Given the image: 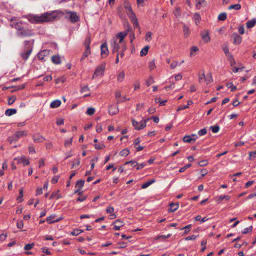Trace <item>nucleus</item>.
Here are the masks:
<instances>
[{
    "instance_id": "obj_24",
    "label": "nucleus",
    "mask_w": 256,
    "mask_h": 256,
    "mask_svg": "<svg viewBox=\"0 0 256 256\" xmlns=\"http://www.w3.org/2000/svg\"><path fill=\"white\" fill-rule=\"evenodd\" d=\"M140 142V140L139 138H136L134 142V145L135 148L138 151H140L142 150L144 148L143 146H138V144H139Z\"/></svg>"
},
{
    "instance_id": "obj_38",
    "label": "nucleus",
    "mask_w": 256,
    "mask_h": 256,
    "mask_svg": "<svg viewBox=\"0 0 256 256\" xmlns=\"http://www.w3.org/2000/svg\"><path fill=\"white\" fill-rule=\"evenodd\" d=\"M205 74L204 72L202 71V72H200L198 74V82L200 83H202L204 80Z\"/></svg>"
},
{
    "instance_id": "obj_26",
    "label": "nucleus",
    "mask_w": 256,
    "mask_h": 256,
    "mask_svg": "<svg viewBox=\"0 0 256 256\" xmlns=\"http://www.w3.org/2000/svg\"><path fill=\"white\" fill-rule=\"evenodd\" d=\"M59 192H60L59 190H58L56 192H52V194H51L50 198L52 199L54 198H56V199H58V198H62V195L60 194Z\"/></svg>"
},
{
    "instance_id": "obj_54",
    "label": "nucleus",
    "mask_w": 256,
    "mask_h": 256,
    "mask_svg": "<svg viewBox=\"0 0 256 256\" xmlns=\"http://www.w3.org/2000/svg\"><path fill=\"white\" fill-rule=\"evenodd\" d=\"M16 22H16V18H12L11 20H10V26L12 27V28H14L16 26Z\"/></svg>"
},
{
    "instance_id": "obj_32",
    "label": "nucleus",
    "mask_w": 256,
    "mask_h": 256,
    "mask_svg": "<svg viewBox=\"0 0 256 256\" xmlns=\"http://www.w3.org/2000/svg\"><path fill=\"white\" fill-rule=\"evenodd\" d=\"M230 198V196H229L222 195L219 196L217 198L216 201L218 202H220L223 200L225 199L226 200H228Z\"/></svg>"
},
{
    "instance_id": "obj_55",
    "label": "nucleus",
    "mask_w": 256,
    "mask_h": 256,
    "mask_svg": "<svg viewBox=\"0 0 256 256\" xmlns=\"http://www.w3.org/2000/svg\"><path fill=\"white\" fill-rule=\"evenodd\" d=\"M130 99L129 98H126V96H123L121 99H118L116 100L117 104H119L120 102H124L126 100H129Z\"/></svg>"
},
{
    "instance_id": "obj_15",
    "label": "nucleus",
    "mask_w": 256,
    "mask_h": 256,
    "mask_svg": "<svg viewBox=\"0 0 256 256\" xmlns=\"http://www.w3.org/2000/svg\"><path fill=\"white\" fill-rule=\"evenodd\" d=\"M114 229L116 230H118L120 229V228L124 224V222L119 220H116L114 222Z\"/></svg>"
},
{
    "instance_id": "obj_39",
    "label": "nucleus",
    "mask_w": 256,
    "mask_h": 256,
    "mask_svg": "<svg viewBox=\"0 0 256 256\" xmlns=\"http://www.w3.org/2000/svg\"><path fill=\"white\" fill-rule=\"evenodd\" d=\"M19 196L17 198V200L19 202H22L23 201L24 199L22 198L23 197V188H21L19 192Z\"/></svg>"
},
{
    "instance_id": "obj_40",
    "label": "nucleus",
    "mask_w": 256,
    "mask_h": 256,
    "mask_svg": "<svg viewBox=\"0 0 256 256\" xmlns=\"http://www.w3.org/2000/svg\"><path fill=\"white\" fill-rule=\"evenodd\" d=\"M148 68L150 70H152L156 68L155 62L154 60L149 62Z\"/></svg>"
},
{
    "instance_id": "obj_13",
    "label": "nucleus",
    "mask_w": 256,
    "mask_h": 256,
    "mask_svg": "<svg viewBox=\"0 0 256 256\" xmlns=\"http://www.w3.org/2000/svg\"><path fill=\"white\" fill-rule=\"evenodd\" d=\"M206 2L204 0H196V6L198 9L206 6Z\"/></svg>"
},
{
    "instance_id": "obj_60",
    "label": "nucleus",
    "mask_w": 256,
    "mask_h": 256,
    "mask_svg": "<svg viewBox=\"0 0 256 256\" xmlns=\"http://www.w3.org/2000/svg\"><path fill=\"white\" fill-rule=\"evenodd\" d=\"M14 28L18 30V32L20 31L22 28V23L21 22H16Z\"/></svg>"
},
{
    "instance_id": "obj_21",
    "label": "nucleus",
    "mask_w": 256,
    "mask_h": 256,
    "mask_svg": "<svg viewBox=\"0 0 256 256\" xmlns=\"http://www.w3.org/2000/svg\"><path fill=\"white\" fill-rule=\"evenodd\" d=\"M61 102L60 100H55L52 101L50 104V106L52 108H57L60 106Z\"/></svg>"
},
{
    "instance_id": "obj_56",
    "label": "nucleus",
    "mask_w": 256,
    "mask_h": 256,
    "mask_svg": "<svg viewBox=\"0 0 256 256\" xmlns=\"http://www.w3.org/2000/svg\"><path fill=\"white\" fill-rule=\"evenodd\" d=\"M256 157V150L254 152H249V159L252 160Z\"/></svg>"
},
{
    "instance_id": "obj_25",
    "label": "nucleus",
    "mask_w": 256,
    "mask_h": 256,
    "mask_svg": "<svg viewBox=\"0 0 256 256\" xmlns=\"http://www.w3.org/2000/svg\"><path fill=\"white\" fill-rule=\"evenodd\" d=\"M18 138L16 137V135L14 134L13 135L10 136L8 138V141L10 142V144H12L14 142H16L18 140Z\"/></svg>"
},
{
    "instance_id": "obj_6",
    "label": "nucleus",
    "mask_w": 256,
    "mask_h": 256,
    "mask_svg": "<svg viewBox=\"0 0 256 256\" xmlns=\"http://www.w3.org/2000/svg\"><path fill=\"white\" fill-rule=\"evenodd\" d=\"M200 37L204 44H208L210 41V32L208 30H204L200 32Z\"/></svg>"
},
{
    "instance_id": "obj_44",
    "label": "nucleus",
    "mask_w": 256,
    "mask_h": 256,
    "mask_svg": "<svg viewBox=\"0 0 256 256\" xmlns=\"http://www.w3.org/2000/svg\"><path fill=\"white\" fill-rule=\"evenodd\" d=\"M94 112H95V110L94 108H88L86 113L87 114H88L89 116H92L94 114Z\"/></svg>"
},
{
    "instance_id": "obj_58",
    "label": "nucleus",
    "mask_w": 256,
    "mask_h": 256,
    "mask_svg": "<svg viewBox=\"0 0 256 256\" xmlns=\"http://www.w3.org/2000/svg\"><path fill=\"white\" fill-rule=\"evenodd\" d=\"M105 147L103 144H94V148L97 150H101Z\"/></svg>"
},
{
    "instance_id": "obj_22",
    "label": "nucleus",
    "mask_w": 256,
    "mask_h": 256,
    "mask_svg": "<svg viewBox=\"0 0 256 256\" xmlns=\"http://www.w3.org/2000/svg\"><path fill=\"white\" fill-rule=\"evenodd\" d=\"M17 110L16 109L10 108L8 109L5 112V114L7 116H11L16 113Z\"/></svg>"
},
{
    "instance_id": "obj_37",
    "label": "nucleus",
    "mask_w": 256,
    "mask_h": 256,
    "mask_svg": "<svg viewBox=\"0 0 256 256\" xmlns=\"http://www.w3.org/2000/svg\"><path fill=\"white\" fill-rule=\"evenodd\" d=\"M194 18L196 24L197 25L201 19L200 16L199 14L195 13L194 15Z\"/></svg>"
},
{
    "instance_id": "obj_14",
    "label": "nucleus",
    "mask_w": 256,
    "mask_h": 256,
    "mask_svg": "<svg viewBox=\"0 0 256 256\" xmlns=\"http://www.w3.org/2000/svg\"><path fill=\"white\" fill-rule=\"evenodd\" d=\"M32 52V48H29L26 52L21 54L22 58L25 60H27Z\"/></svg>"
},
{
    "instance_id": "obj_5",
    "label": "nucleus",
    "mask_w": 256,
    "mask_h": 256,
    "mask_svg": "<svg viewBox=\"0 0 256 256\" xmlns=\"http://www.w3.org/2000/svg\"><path fill=\"white\" fill-rule=\"evenodd\" d=\"M105 68V63H102L100 64V66H98L96 68L94 75L92 76V78H94L95 76L103 75Z\"/></svg>"
},
{
    "instance_id": "obj_36",
    "label": "nucleus",
    "mask_w": 256,
    "mask_h": 256,
    "mask_svg": "<svg viewBox=\"0 0 256 256\" xmlns=\"http://www.w3.org/2000/svg\"><path fill=\"white\" fill-rule=\"evenodd\" d=\"M149 46H145L140 51V56H144L147 54L149 50Z\"/></svg>"
},
{
    "instance_id": "obj_1",
    "label": "nucleus",
    "mask_w": 256,
    "mask_h": 256,
    "mask_svg": "<svg viewBox=\"0 0 256 256\" xmlns=\"http://www.w3.org/2000/svg\"><path fill=\"white\" fill-rule=\"evenodd\" d=\"M63 14L60 11L56 10L51 12H46L40 15L30 14L24 16L32 23H42L54 21L59 18V14Z\"/></svg>"
},
{
    "instance_id": "obj_18",
    "label": "nucleus",
    "mask_w": 256,
    "mask_h": 256,
    "mask_svg": "<svg viewBox=\"0 0 256 256\" xmlns=\"http://www.w3.org/2000/svg\"><path fill=\"white\" fill-rule=\"evenodd\" d=\"M125 77V73L124 71L120 72L117 75V80L118 82H122L123 81Z\"/></svg>"
},
{
    "instance_id": "obj_62",
    "label": "nucleus",
    "mask_w": 256,
    "mask_h": 256,
    "mask_svg": "<svg viewBox=\"0 0 256 256\" xmlns=\"http://www.w3.org/2000/svg\"><path fill=\"white\" fill-rule=\"evenodd\" d=\"M178 65V62L177 61H172V62L170 64V68L172 69H174Z\"/></svg>"
},
{
    "instance_id": "obj_9",
    "label": "nucleus",
    "mask_w": 256,
    "mask_h": 256,
    "mask_svg": "<svg viewBox=\"0 0 256 256\" xmlns=\"http://www.w3.org/2000/svg\"><path fill=\"white\" fill-rule=\"evenodd\" d=\"M14 160H17L18 164L22 163L24 166H27L30 164V162L24 156L16 158H14Z\"/></svg>"
},
{
    "instance_id": "obj_47",
    "label": "nucleus",
    "mask_w": 256,
    "mask_h": 256,
    "mask_svg": "<svg viewBox=\"0 0 256 256\" xmlns=\"http://www.w3.org/2000/svg\"><path fill=\"white\" fill-rule=\"evenodd\" d=\"M183 31L186 36H188L190 34V30L186 26H184Z\"/></svg>"
},
{
    "instance_id": "obj_20",
    "label": "nucleus",
    "mask_w": 256,
    "mask_h": 256,
    "mask_svg": "<svg viewBox=\"0 0 256 256\" xmlns=\"http://www.w3.org/2000/svg\"><path fill=\"white\" fill-rule=\"evenodd\" d=\"M204 81L206 82V84H210L212 81V76L210 73L205 75Z\"/></svg>"
},
{
    "instance_id": "obj_19",
    "label": "nucleus",
    "mask_w": 256,
    "mask_h": 256,
    "mask_svg": "<svg viewBox=\"0 0 256 256\" xmlns=\"http://www.w3.org/2000/svg\"><path fill=\"white\" fill-rule=\"evenodd\" d=\"M52 60L54 64H60L61 63L60 57L59 56H54L52 57Z\"/></svg>"
},
{
    "instance_id": "obj_48",
    "label": "nucleus",
    "mask_w": 256,
    "mask_h": 256,
    "mask_svg": "<svg viewBox=\"0 0 256 256\" xmlns=\"http://www.w3.org/2000/svg\"><path fill=\"white\" fill-rule=\"evenodd\" d=\"M199 50V49L196 46H193L191 48V51H190V56H193L194 54L193 53L194 52H197Z\"/></svg>"
},
{
    "instance_id": "obj_63",
    "label": "nucleus",
    "mask_w": 256,
    "mask_h": 256,
    "mask_svg": "<svg viewBox=\"0 0 256 256\" xmlns=\"http://www.w3.org/2000/svg\"><path fill=\"white\" fill-rule=\"evenodd\" d=\"M206 128H202L198 132V134L200 136H204L206 134Z\"/></svg>"
},
{
    "instance_id": "obj_64",
    "label": "nucleus",
    "mask_w": 256,
    "mask_h": 256,
    "mask_svg": "<svg viewBox=\"0 0 256 256\" xmlns=\"http://www.w3.org/2000/svg\"><path fill=\"white\" fill-rule=\"evenodd\" d=\"M208 164V162L207 160H202L198 162V164L200 166H206Z\"/></svg>"
},
{
    "instance_id": "obj_12",
    "label": "nucleus",
    "mask_w": 256,
    "mask_h": 256,
    "mask_svg": "<svg viewBox=\"0 0 256 256\" xmlns=\"http://www.w3.org/2000/svg\"><path fill=\"white\" fill-rule=\"evenodd\" d=\"M14 134L16 135V137H17L19 139L22 137L27 136L28 132L26 130L16 131L14 132Z\"/></svg>"
},
{
    "instance_id": "obj_17",
    "label": "nucleus",
    "mask_w": 256,
    "mask_h": 256,
    "mask_svg": "<svg viewBox=\"0 0 256 256\" xmlns=\"http://www.w3.org/2000/svg\"><path fill=\"white\" fill-rule=\"evenodd\" d=\"M232 37L235 44H240L241 43L242 38L240 36H238V34H234L232 35Z\"/></svg>"
},
{
    "instance_id": "obj_41",
    "label": "nucleus",
    "mask_w": 256,
    "mask_h": 256,
    "mask_svg": "<svg viewBox=\"0 0 256 256\" xmlns=\"http://www.w3.org/2000/svg\"><path fill=\"white\" fill-rule=\"evenodd\" d=\"M240 8H241V6L238 4L230 5L228 7L229 10L235 9L236 10H240Z\"/></svg>"
},
{
    "instance_id": "obj_43",
    "label": "nucleus",
    "mask_w": 256,
    "mask_h": 256,
    "mask_svg": "<svg viewBox=\"0 0 256 256\" xmlns=\"http://www.w3.org/2000/svg\"><path fill=\"white\" fill-rule=\"evenodd\" d=\"M154 82V80L152 76H150V78L146 81V84L148 86H149L152 84Z\"/></svg>"
},
{
    "instance_id": "obj_61",
    "label": "nucleus",
    "mask_w": 256,
    "mask_h": 256,
    "mask_svg": "<svg viewBox=\"0 0 256 256\" xmlns=\"http://www.w3.org/2000/svg\"><path fill=\"white\" fill-rule=\"evenodd\" d=\"M16 98L15 96H12L8 99V104L10 105L12 104L16 100Z\"/></svg>"
},
{
    "instance_id": "obj_3",
    "label": "nucleus",
    "mask_w": 256,
    "mask_h": 256,
    "mask_svg": "<svg viewBox=\"0 0 256 256\" xmlns=\"http://www.w3.org/2000/svg\"><path fill=\"white\" fill-rule=\"evenodd\" d=\"M126 12L130 19L131 22L133 24L134 28H140L139 24L136 14L133 12L132 8L129 3H126L124 5Z\"/></svg>"
},
{
    "instance_id": "obj_50",
    "label": "nucleus",
    "mask_w": 256,
    "mask_h": 256,
    "mask_svg": "<svg viewBox=\"0 0 256 256\" xmlns=\"http://www.w3.org/2000/svg\"><path fill=\"white\" fill-rule=\"evenodd\" d=\"M82 232H83V230H82L76 229L74 230L72 232L71 234L73 236H78Z\"/></svg>"
},
{
    "instance_id": "obj_27",
    "label": "nucleus",
    "mask_w": 256,
    "mask_h": 256,
    "mask_svg": "<svg viewBox=\"0 0 256 256\" xmlns=\"http://www.w3.org/2000/svg\"><path fill=\"white\" fill-rule=\"evenodd\" d=\"M91 53V51L90 48H86V50L84 52L82 58H81V60H84L86 58H87Z\"/></svg>"
},
{
    "instance_id": "obj_59",
    "label": "nucleus",
    "mask_w": 256,
    "mask_h": 256,
    "mask_svg": "<svg viewBox=\"0 0 256 256\" xmlns=\"http://www.w3.org/2000/svg\"><path fill=\"white\" fill-rule=\"evenodd\" d=\"M90 90V88H88V86L86 85V86H82L81 87V88H80V92L82 93V92H88Z\"/></svg>"
},
{
    "instance_id": "obj_8",
    "label": "nucleus",
    "mask_w": 256,
    "mask_h": 256,
    "mask_svg": "<svg viewBox=\"0 0 256 256\" xmlns=\"http://www.w3.org/2000/svg\"><path fill=\"white\" fill-rule=\"evenodd\" d=\"M101 55L102 58H106L108 54V50L106 44H102L100 47Z\"/></svg>"
},
{
    "instance_id": "obj_28",
    "label": "nucleus",
    "mask_w": 256,
    "mask_h": 256,
    "mask_svg": "<svg viewBox=\"0 0 256 256\" xmlns=\"http://www.w3.org/2000/svg\"><path fill=\"white\" fill-rule=\"evenodd\" d=\"M192 103L193 102L192 100H188V102L187 105L180 106L178 107V108L177 109V111L178 112V111L188 108L189 106L192 104Z\"/></svg>"
},
{
    "instance_id": "obj_51",
    "label": "nucleus",
    "mask_w": 256,
    "mask_h": 256,
    "mask_svg": "<svg viewBox=\"0 0 256 256\" xmlns=\"http://www.w3.org/2000/svg\"><path fill=\"white\" fill-rule=\"evenodd\" d=\"M154 102L156 103H159L160 106H164L165 105L166 100H160V98H156Z\"/></svg>"
},
{
    "instance_id": "obj_46",
    "label": "nucleus",
    "mask_w": 256,
    "mask_h": 256,
    "mask_svg": "<svg viewBox=\"0 0 256 256\" xmlns=\"http://www.w3.org/2000/svg\"><path fill=\"white\" fill-rule=\"evenodd\" d=\"M152 33L150 32H148L146 33V36H145V40H146L149 42L152 39Z\"/></svg>"
},
{
    "instance_id": "obj_16",
    "label": "nucleus",
    "mask_w": 256,
    "mask_h": 256,
    "mask_svg": "<svg viewBox=\"0 0 256 256\" xmlns=\"http://www.w3.org/2000/svg\"><path fill=\"white\" fill-rule=\"evenodd\" d=\"M48 54H49L48 50H44L43 51L40 52H39L38 54V57L40 60H42L44 58V56H46V55H48Z\"/></svg>"
},
{
    "instance_id": "obj_57",
    "label": "nucleus",
    "mask_w": 256,
    "mask_h": 256,
    "mask_svg": "<svg viewBox=\"0 0 256 256\" xmlns=\"http://www.w3.org/2000/svg\"><path fill=\"white\" fill-rule=\"evenodd\" d=\"M252 230V226H249L248 228H244L242 232L243 234H246L247 233H248V232H250Z\"/></svg>"
},
{
    "instance_id": "obj_11",
    "label": "nucleus",
    "mask_w": 256,
    "mask_h": 256,
    "mask_svg": "<svg viewBox=\"0 0 256 256\" xmlns=\"http://www.w3.org/2000/svg\"><path fill=\"white\" fill-rule=\"evenodd\" d=\"M119 111L118 106L116 105L111 106L109 108L108 112L110 115L116 114Z\"/></svg>"
},
{
    "instance_id": "obj_49",
    "label": "nucleus",
    "mask_w": 256,
    "mask_h": 256,
    "mask_svg": "<svg viewBox=\"0 0 256 256\" xmlns=\"http://www.w3.org/2000/svg\"><path fill=\"white\" fill-rule=\"evenodd\" d=\"M226 18V13H222L219 14L218 19L220 20H224Z\"/></svg>"
},
{
    "instance_id": "obj_53",
    "label": "nucleus",
    "mask_w": 256,
    "mask_h": 256,
    "mask_svg": "<svg viewBox=\"0 0 256 256\" xmlns=\"http://www.w3.org/2000/svg\"><path fill=\"white\" fill-rule=\"evenodd\" d=\"M191 226H192L191 224H188V225L181 228V230H184V229L186 230L185 232H184V234H187L190 231Z\"/></svg>"
},
{
    "instance_id": "obj_2",
    "label": "nucleus",
    "mask_w": 256,
    "mask_h": 256,
    "mask_svg": "<svg viewBox=\"0 0 256 256\" xmlns=\"http://www.w3.org/2000/svg\"><path fill=\"white\" fill-rule=\"evenodd\" d=\"M127 36V32H120L118 33L110 42V46L113 53L118 52L120 47L124 50V38Z\"/></svg>"
},
{
    "instance_id": "obj_33",
    "label": "nucleus",
    "mask_w": 256,
    "mask_h": 256,
    "mask_svg": "<svg viewBox=\"0 0 256 256\" xmlns=\"http://www.w3.org/2000/svg\"><path fill=\"white\" fill-rule=\"evenodd\" d=\"M155 182L154 180H152L149 181H147L142 186V188L144 189L149 186L150 184H153Z\"/></svg>"
},
{
    "instance_id": "obj_29",
    "label": "nucleus",
    "mask_w": 256,
    "mask_h": 256,
    "mask_svg": "<svg viewBox=\"0 0 256 256\" xmlns=\"http://www.w3.org/2000/svg\"><path fill=\"white\" fill-rule=\"evenodd\" d=\"M54 216H50L46 218V220L49 222L50 224L58 222L61 220L60 218L54 220Z\"/></svg>"
},
{
    "instance_id": "obj_10",
    "label": "nucleus",
    "mask_w": 256,
    "mask_h": 256,
    "mask_svg": "<svg viewBox=\"0 0 256 256\" xmlns=\"http://www.w3.org/2000/svg\"><path fill=\"white\" fill-rule=\"evenodd\" d=\"M17 34L20 36H29L31 34V31L22 28L20 31L18 32Z\"/></svg>"
},
{
    "instance_id": "obj_52",
    "label": "nucleus",
    "mask_w": 256,
    "mask_h": 256,
    "mask_svg": "<svg viewBox=\"0 0 256 256\" xmlns=\"http://www.w3.org/2000/svg\"><path fill=\"white\" fill-rule=\"evenodd\" d=\"M183 140L185 142H192V138L190 136H186L183 138Z\"/></svg>"
},
{
    "instance_id": "obj_4",
    "label": "nucleus",
    "mask_w": 256,
    "mask_h": 256,
    "mask_svg": "<svg viewBox=\"0 0 256 256\" xmlns=\"http://www.w3.org/2000/svg\"><path fill=\"white\" fill-rule=\"evenodd\" d=\"M150 120V118H147L146 120H142L140 122H138L134 120H132V126L134 127L135 129L137 130H140L144 128L146 125V122Z\"/></svg>"
},
{
    "instance_id": "obj_31",
    "label": "nucleus",
    "mask_w": 256,
    "mask_h": 256,
    "mask_svg": "<svg viewBox=\"0 0 256 256\" xmlns=\"http://www.w3.org/2000/svg\"><path fill=\"white\" fill-rule=\"evenodd\" d=\"M91 42V39L90 35H88L84 40V44L86 46V48H90V44Z\"/></svg>"
},
{
    "instance_id": "obj_34",
    "label": "nucleus",
    "mask_w": 256,
    "mask_h": 256,
    "mask_svg": "<svg viewBox=\"0 0 256 256\" xmlns=\"http://www.w3.org/2000/svg\"><path fill=\"white\" fill-rule=\"evenodd\" d=\"M256 23V20L253 19V20L248 21L246 22V26L248 28H251L254 26Z\"/></svg>"
},
{
    "instance_id": "obj_45",
    "label": "nucleus",
    "mask_w": 256,
    "mask_h": 256,
    "mask_svg": "<svg viewBox=\"0 0 256 256\" xmlns=\"http://www.w3.org/2000/svg\"><path fill=\"white\" fill-rule=\"evenodd\" d=\"M210 129L212 130V132L216 133L220 130V127L218 126H211Z\"/></svg>"
},
{
    "instance_id": "obj_23",
    "label": "nucleus",
    "mask_w": 256,
    "mask_h": 256,
    "mask_svg": "<svg viewBox=\"0 0 256 256\" xmlns=\"http://www.w3.org/2000/svg\"><path fill=\"white\" fill-rule=\"evenodd\" d=\"M33 140L35 142H42L45 140V138L41 136H34L33 137Z\"/></svg>"
},
{
    "instance_id": "obj_7",
    "label": "nucleus",
    "mask_w": 256,
    "mask_h": 256,
    "mask_svg": "<svg viewBox=\"0 0 256 256\" xmlns=\"http://www.w3.org/2000/svg\"><path fill=\"white\" fill-rule=\"evenodd\" d=\"M66 17L68 18L72 22H74L78 20V17L74 12H66Z\"/></svg>"
},
{
    "instance_id": "obj_42",
    "label": "nucleus",
    "mask_w": 256,
    "mask_h": 256,
    "mask_svg": "<svg viewBox=\"0 0 256 256\" xmlns=\"http://www.w3.org/2000/svg\"><path fill=\"white\" fill-rule=\"evenodd\" d=\"M129 153L130 151L128 149H124L120 152V155L121 156H126Z\"/></svg>"
},
{
    "instance_id": "obj_35",
    "label": "nucleus",
    "mask_w": 256,
    "mask_h": 256,
    "mask_svg": "<svg viewBox=\"0 0 256 256\" xmlns=\"http://www.w3.org/2000/svg\"><path fill=\"white\" fill-rule=\"evenodd\" d=\"M84 180H78L76 184V188L81 189L84 184Z\"/></svg>"
},
{
    "instance_id": "obj_30",
    "label": "nucleus",
    "mask_w": 256,
    "mask_h": 256,
    "mask_svg": "<svg viewBox=\"0 0 256 256\" xmlns=\"http://www.w3.org/2000/svg\"><path fill=\"white\" fill-rule=\"evenodd\" d=\"M170 212H174L176 211L178 208V204H174V203H171L170 204Z\"/></svg>"
}]
</instances>
